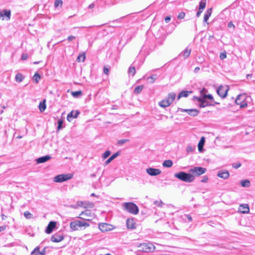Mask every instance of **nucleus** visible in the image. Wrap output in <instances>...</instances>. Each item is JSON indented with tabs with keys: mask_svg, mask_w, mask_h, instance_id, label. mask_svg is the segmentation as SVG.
I'll list each match as a JSON object with an SVG mask.
<instances>
[{
	"mask_svg": "<svg viewBox=\"0 0 255 255\" xmlns=\"http://www.w3.org/2000/svg\"><path fill=\"white\" fill-rule=\"evenodd\" d=\"M114 227L113 225L107 223H100L99 224V229L102 232H106L112 231Z\"/></svg>",
	"mask_w": 255,
	"mask_h": 255,
	"instance_id": "nucleus-10",
	"label": "nucleus"
},
{
	"mask_svg": "<svg viewBox=\"0 0 255 255\" xmlns=\"http://www.w3.org/2000/svg\"><path fill=\"white\" fill-rule=\"evenodd\" d=\"M15 80L17 82H20L23 79V76L20 73H17L15 76Z\"/></svg>",
	"mask_w": 255,
	"mask_h": 255,
	"instance_id": "nucleus-33",
	"label": "nucleus"
},
{
	"mask_svg": "<svg viewBox=\"0 0 255 255\" xmlns=\"http://www.w3.org/2000/svg\"><path fill=\"white\" fill-rule=\"evenodd\" d=\"M79 218L83 219L84 220H75L71 222L70 223V227L73 231H76L79 230V228L82 227H87L90 226V224L86 221H89L90 219L84 218L83 217H79Z\"/></svg>",
	"mask_w": 255,
	"mask_h": 255,
	"instance_id": "nucleus-2",
	"label": "nucleus"
},
{
	"mask_svg": "<svg viewBox=\"0 0 255 255\" xmlns=\"http://www.w3.org/2000/svg\"><path fill=\"white\" fill-rule=\"evenodd\" d=\"M143 88V85L138 86L134 89V92L136 94H139L141 92Z\"/></svg>",
	"mask_w": 255,
	"mask_h": 255,
	"instance_id": "nucleus-35",
	"label": "nucleus"
},
{
	"mask_svg": "<svg viewBox=\"0 0 255 255\" xmlns=\"http://www.w3.org/2000/svg\"><path fill=\"white\" fill-rule=\"evenodd\" d=\"M173 165V162L171 160H166L163 161L162 165L165 167H170Z\"/></svg>",
	"mask_w": 255,
	"mask_h": 255,
	"instance_id": "nucleus-25",
	"label": "nucleus"
},
{
	"mask_svg": "<svg viewBox=\"0 0 255 255\" xmlns=\"http://www.w3.org/2000/svg\"><path fill=\"white\" fill-rule=\"evenodd\" d=\"M28 58V55L27 54H23L21 56V59L22 60H25Z\"/></svg>",
	"mask_w": 255,
	"mask_h": 255,
	"instance_id": "nucleus-51",
	"label": "nucleus"
},
{
	"mask_svg": "<svg viewBox=\"0 0 255 255\" xmlns=\"http://www.w3.org/2000/svg\"><path fill=\"white\" fill-rule=\"evenodd\" d=\"M138 251L144 253L152 252L155 250L154 246L151 243L141 244L138 246Z\"/></svg>",
	"mask_w": 255,
	"mask_h": 255,
	"instance_id": "nucleus-7",
	"label": "nucleus"
},
{
	"mask_svg": "<svg viewBox=\"0 0 255 255\" xmlns=\"http://www.w3.org/2000/svg\"><path fill=\"white\" fill-rule=\"evenodd\" d=\"M206 0H201V1L200 2L199 9L203 10L206 6Z\"/></svg>",
	"mask_w": 255,
	"mask_h": 255,
	"instance_id": "nucleus-34",
	"label": "nucleus"
},
{
	"mask_svg": "<svg viewBox=\"0 0 255 255\" xmlns=\"http://www.w3.org/2000/svg\"><path fill=\"white\" fill-rule=\"evenodd\" d=\"M199 60L200 62H202L204 61V58L203 57H199Z\"/></svg>",
	"mask_w": 255,
	"mask_h": 255,
	"instance_id": "nucleus-63",
	"label": "nucleus"
},
{
	"mask_svg": "<svg viewBox=\"0 0 255 255\" xmlns=\"http://www.w3.org/2000/svg\"><path fill=\"white\" fill-rule=\"evenodd\" d=\"M190 93H192V91H182L178 94L177 99H179L182 97H187Z\"/></svg>",
	"mask_w": 255,
	"mask_h": 255,
	"instance_id": "nucleus-23",
	"label": "nucleus"
},
{
	"mask_svg": "<svg viewBox=\"0 0 255 255\" xmlns=\"http://www.w3.org/2000/svg\"><path fill=\"white\" fill-rule=\"evenodd\" d=\"M205 91V89H203L201 91V96L199 98H197V100L200 102L199 104V107L201 108H204L205 107H207L208 106H214L216 104H219V103L218 102H214V103H209L207 101H206L205 99L206 98L213 101V96L210 95H206L204 93V92Z\"/></svg>",
	"mask_w": 255,
	"mask_h": 255,
	"instance_id": "nucleus-1",
	"label": "nucleus"
},
{
	"mask_svg": "<svg viewBox=\"0 0 255 255\" xmlns=\"http://www.w3.org/2000/svg\"><path fill=\"white\" fill-rule=\"evenodd\" d=\"M80 113H69L67 117V120L69 122H71L73 119L77 118Z\"/></svg>",
	"mask_w": 255,
	"mask_h": 255,
	"instance_id": "nucleus-20",
	"label": "nucleus"
},
{
	"mask_svg": "<svg viewBox=\"0 0 255 255\" xmlns=\"http://www.w3.org/2000/svg\"><path fill=\"white\" fill-rule=\"evenodd\" d=\"M86 55L85 53H83L82 54H80L79 55L77 58V61L78 62H84L85 60Z\"/></svg>",
	"mask_w": 255,
	"mask_h": 255,
	"instance_id": "nucleus-28",
	"label": "nucleus"
},
{
	"mask_svg": "<svg viewBox=\"0 0 255 255\" xmlns=\"http://www.w3.org/2000/svg\"><path fill=\"white\" fill-rule=\"evenodd\" d=\"M11 12L10 10L3 9L0 11V19L2 20H8L10 18Z\"/></svg>",
	"mask_w": 255,
	"mask_h": 255,
	"instance_id": "nucleus-12",
	"label": "nucleus"
},
{
	"mask_svg": "<svg viewBox=\"0 0 255 255\" xmlns=\"http://www.w3.org/2000/svg\"><path fill=\"white\" fill-rule=\"evenodd\" d=\"M72 95L74 97H78L79 96H81L82 95V92L81 91H77L75 92H72L71 93Z\"/></svg>",
	"mask_w": 255,
	"mask_h": 255,
	"instance_id": "nucleus-36",
	"label": "nucleus"
},
{
	"mask_svg": "<svg viewBox=\"0 0 255 255\" xmlns=\"http://www.w3.org/2000/svg\"><path fill=\"white\" fill-rule=\"evenodd\" d=\"M103 72L104 74L108 75L109 73V69L107 67L104 66L103 68Z\"/></svg>",
	"mask_w": 255,
	"mask_h": 255,
	"instance_id": "nucleus-45",
	"label": "nucleus"
},
{
	"mask_svg": "<svg viewBox=\"0 0 255 255\" xmlns=\"http://www.w3.org/2000/svg\"><path fill=\"white\" fill-rule=\"evenodd\" d=\"M63 5V1L62 0H55L54 2V6L55 8H57L58 7H61Z\"/></svg>",
	"mask_w": 255,
	"mask_h": 255,
	"instance_id": "nucleus-31",
	"label": "nucleus"
},
{
	"mask_svg": "<svg viewBox=\"0 0 255 255\" xmlns=\"http://www.w3.org/2000/svg\"><path fill=\"white\" fill-rule=\"evenodd\" d=\"M126 223L128 229H134L135 228V223L134 222L132 219H128Z\"/></svg>",
	"mask_w": 255,
	"mask_h": 255,
	"instance_id": "nucleus-18",
	"label": "nucleus"
},
{
	"mask_svg": "<svg viewBox=\"0 0 255 255\" xmlns=\"http://www.w3.org/2000/svg\"><path fill=\"white\" fill-rule=\"evenodd\" d=\"M163 204V203L161 201H160V202L158 201H155L154 202V204L157 205V206H160L161 207V204Z\"/></svg>",
	"mask_w": 255,
	"mask_h": 255,
	"instance_id": "nucleus-52",
	"label": "nucleus"
},
{
	"mask_svg": "<svg viewBox=\"0 0 255 255\" xmlns=\"http://www.w3.org/2000/svg\"><path fill=\"white\" fill-rule=\"evenodd\" d=\"M6 226H2L0 227V232L5 230Z\"/></svg>",
	"mask_w": 255,
	"mask_h": 255,
	"instance_id": "nucleus-55",
	"label": "nucleus"
},
{
	"mask_svg": "<svg viewBox=\"0 0 255 255\" xmlns=\"http://www.w3.org/2000/svg\"><path fill=\"white\" fill-rule=\"evenodd\" d=\"M227 57V54L225 51L221 52L220 54V58L221 59H224Z\"/></svg>",
	"mask_w": 255,
	"mask_h": 255,
	"instance_id": "nucleus-44",
	"label": "nucleus"
},
{
	"mask_svg": "<svg viewBox=\"0 0 255 255\" xmlns=\"http://www.w3.org/2000/svg\"><path fill=\"white\" fill-rule=\"evenodd\" d=\"M239 209L240 211L243 214L248 213L250 211L249 205L246 204L240 205Z\"/></svg>",
	"mask_w": 255,
	"mask_h": 255,
	"instance_id": "nucleus-17",
	"label": "nucleus"
},
{
	"mask_svg": "<svg viewBox=\"0 0 255 255\" xmlns=\"http://www.w3.org/2000/svg\"><path fill=\"white\" fill-rule=\"evenodd\" d=\"M41 76L37 73H35L33 77V81H35L36 83L38 82Z\"/></svg>",
	"mask_w": 255,
	"mask_h": 255,
	"instance_id": "nucleus-37",
	"label": "nucleus"
},
{
	"mask_svg": "<svg viewBox=\"0 0 255 255\" xmlns=\"http://www.w3.org/2000/svg\"><path fill=\"white\" fill-rule=\"evenodd\" d=\"M191 51V49L188 48L185 49V50L183 52V56L184 59L188 58L190 56Z\"/></svg>",
	"mask_w": 255,
	"mask_h": 255,
	"instance_id": "nucleus-27",
	"label": "nucleus"
},
{
	"mask_svg": "<svg viewBox=\"0 0 255 255\" xmlns=\"http://www.w3.org/2000/svg\"><path fill=\"white\" fill-rule=\"evenodd\" d=\"M188 113L190 116H193V117L196 116L198 114V113Z\"/></svg>",
	"mask_w": 255,
	"mask_h": 255,
	"instance_id": "nucleus-58",
	"label": "nucleus"
},
{
	"mask_svg": "<svg viewBox=\"0 0 255 255\" xmlns=\"http://www.w3.org/2000/svg\"><path fill=\"white\" fill-rule=\"evenodd\" d=\"M206 168L202 167H194L189 169V172L192 173L194 176H198L204 173L206 171Z\"/></svg>",
	"mask_w": 255,
	"mask_h": 255,
	"instance_id": "nucleus-9",
	"label": "nucleus"
},
{
	"mask_svg": "<svg viewBox=\"0 0 255 255\" xmlns=\"http://www.w3.org/2000/svg\"><path fill=\"white\" fill-rule=\"evenodd\" d=\"M146 173L152 176H157L161 173V171L158 168L149 167L146 169Z\"/></svg>",
	"mask_w": 255,
	"mask_h": 255,
	"instance_id": "nucleus-13",
	"label": "nucleus"
},
{
	"mask_svg": "<svg viewBox=\"0 0 255 255\" xmlns=\"http://www.w3.org/2000/svg\"><path fill=\"white\" fill-rule=\"evenodd\" d=\"M120 154V151H117V152L113 154L111 156H110L105 162V164L108 165L109 164L112 160L117 157Z\"/></svg>",
	"mask_w": 255,
	"mask_h": 255,
	"instance_id": "nucleus-21",
	"label": "nucleus"
},
{
	"mask_svg": "<svg viewBox=\"0 0 255 255\" xmlns=\"http://www.w3.org/2000/svg\"><path fill=\"white\" fill-rule=\"evenodd\" d=\"M77 205L78 206H80V207H84L85 208L86 207V206H85V203L83 201H78L77 203Z\"/></svg>",
	"mask_w": 255,
	"mask_h": 255,
	"instance_id": "nucleus-48",
	"label": "nucleus"
},
{
	"mask_svg": "<svg viewBox=\"0 0 255 255\" xmlns=\"http://www.w3.org/2000/svg\"><path fill=\"white\" fill-rule=\"evenodd\" d=\"M228 27H230V28H231L232 27L233 29L235 28V25L232 22H230L229 23H228Z\"/></svg>",
	"mask_w": 255,
	"mask_h": 255,
	"instance_id": "nucleus-53",
	"label": "nucleus"
},
{
	"mask_svg": "<svg viewBox=\"0 0 255 255\" xmlns=\"http://www.w3.org/2000/svg\"><path fill=\"white\" fill-rule=\"evenodd\" d=\"M156 79V77L155 75H152L148 78V80L149 82L151 83H153Z\"/></svg>",
	"mask_w": 255,
	"mask_h": 255,
	"instance_id": "nucleus-41",
	"label": "nucleus"
},
{
	"mask_svg": "<svg viewBox=\"0 0 255 255\" xmlns=\"http://www.w3.org/2000/svg\"><path fill=\"white\" fill-rule=\"evenodd\" d=\"M46 107V100L44 99L42 102H40L39 104V109L40 112L44 111Z\"/></svg>",
	"mask_w": 255,
	"mask_h": 255,
	"instance_id": "nucleus-24",
	"label": "nucleus"
},
{
	"mask_svg": "<svg viewBox=\"0 0 255 255\" xmlns=\"http://www.w3.org/2000/svg\"><path fill=\"white\" fill-rule=\"evenodd\" d=\"M210 16V14L206 13L204 16V19L205 21H207V20L209 19V17Z\"/></svg>",
	"mask_w": 255,
	"mask_h": 255,
	"instance_id": "nucleus-50",
	"label": "nucleus"
},
{
	"mask_svg": "<svg viewBox=\"0 0 255 255\" xmlns=\"http://www.w3.org/2000/svg\"><path fill=\"white\" fill-rule=\"evenodd\" d=\"M202 10L199 9V11L197 13V16H199L201 13L202 12Z\"/></svg>",
	"mask_w": 255,
	"mask_h": 255,
	"instance_id": "nucleus-60",
	"label": "nucleus"
},
{
	"mask_svg": "<svg viewBox=\"0 0 255 255\" xmlns=\"http://www.w3.org/2000/svg\"><path fill=\"white\" fill-rule=\"evenodd\" d=\"M217 176L221 178L226 179L229 177L230 174L228 171H219Z\"/></svg>",
	"mask_w": 255,
	"mask_h": 255,
	"instance_id": "nucleus-19",
	"label": "nucleus"
},
{
	"mask_svg": "<svg viewBox=\"0 0 255 255\" xmlns=\"http://www.w3.org/2000/svg\"><path fill=\"white\" fill-rule=\"evenodd\" d=\"M212 8H209V9L207 10V11H206V13H207V14H210V15H211V13H212Z\"/></svg>",
	"mask_w": 255,
	"mask_h": 255,
	"instance_id": "nucleus-57",
	"label": "nucleus"
},
{
	"mask_svg": "<svg viewBox=\"0 0 255 255\" xmlns=\"http://www.w3.org/2000/svg\"><path fill=\"white\" fill-rule=\"evenodd\" d=\"M228 90L226 86H220L217 89V93L220 97L224 98L227 96Z\"/></svg>",
	"mask_w": 255,
	"mask_h": 255,
	"instance_id": "nucleus-11",
	"label": "nucleus"
},
{
	"mask_svg": "<svg viewBox=\"0 0 255 255\" xmlns=\"http://www.w3.org/2000/svg\"><path fill=\"white\" fill-rule=\"evenodd\" d=\"M73 177L72 174H62L58 175L53 178V181L57 183H61L67 181Z\"/></svg>",
	"mask_w": 255,
	"mask_h": 255,
	"instance_id": "nucleus-8",
	"label": "nucleus"
},
{
	"mask_svg": "<svg viewBox=\"0 0 255 255\" xmlns=\"http://www.w3.org/2000/svg\"><path fill=\"white\" fill-rule=\"evenodd\" d=\"M64 237L63 235L60 232L53 235L51 237V241L54 243H59L63 240Z\"/></svg>",
	"mask_w": 255,
	"mask_h": 255,
	"instance_id": "nucleus-14",
	"label": "nucleus"
},
{
	"mask_svg": "<svg viewBox=\"0 0 255 255\" xmlns=\"http://www.w3.org/2000/svg\"><path fill=\"white\" fill-rule=\"evenodd\" d=\"M174 176L178 179L187 183H190L194 181L195 177L190 173H186L184 171H180L176 173Z\"/></svg>",
	"mask_w": 255,
	"mask_h": 255,
	"instance_id": "nucleus-3",
	"label": "nucleus"
},
{
	"mask_svg": "<svg viewBox=\"0 0 255 255\" xmlns=\"http://www.w3.org/2000/svg\"><path fill=\"white\" fill-rule=\"evenodd\" d=\"M187 218H188V220H189V221H192V217H191V216H190V215H187Z\"/></svg>",
	"mask_w": 255,
	"mask_h": 255,
	"instance_id": "nucleus-61",
	"label": "nucleus"
},
{
	"mask_svg": "<svg viewBox=\"0 0 255 255\" xmlns=\"http://www.w3.org/2000/svg\"><path fill=\"white\" fill-rule=\"evenodd\" d=\"M124 210L129 213L136 215L138 213L139 209L137 206L132 202H126L123 204Z\"/></svg>",
	"mask_w": 255,
	"mask_h": 255,
	"instance_id": "nucleus-5",
	"label": "nucleus"
},
{
	"mask_svg": "<svg viewBox=\"0 0 255 255\" xmlns=\"http://www.w3.org/2000/svg\"><path fill=\"white\" fill-rule=\"evenodd\" d=\"M135 73H136V70H135V68L134 67L132 66V67H130L128 68V73L129 75H130L131 76H133L135 74Z\"/></svg>",
	"mask_w": 255,
	"mask_h": 255,
	"instance_id": "nucleus-30",
	"label": "nucleus"
},
{
	"mask_svg": "<svg viewBox=\"0 0 255 255\" xmlns=\"http://www.w3.org/2000/svg\"><path fill=\"white\" fill-rule=\"evenodd\" d=\"M241 185L244 187H248L250 185V182L249 180H243L241 181Z\"/></svg>",
	"mask_w": 255,
	"mask_h": 255,
	"instance_id": "nucleus-29",
	"label": "nucleus"
},
{
	"mask_svg": "<svg viewBox=\"0 0 255 255\" xmlns=\"http://www.w3.org/2000/svg\"><path fill=\"white\" fill-rule=\"evenodd\" d=\"M47 248V247H44L41 251H39V254H40V255H45L46 253V250Z\"/></svg>",
	"mask_w": 255,
	"mask_h": 255,
	"instance_id": "nucleus-47",
	"label": "nucleus"
},
{
	"mask_svg": "<svg viewBox=\"0 0 255 255\" xmlns=\"http://www.w3.org/2000/svg\"><path fill=\"white\" fill-rule=\"evenodd\" d=\"M75 38V37L74 36H69L68 37V40L69 41H71L72 40H73V39H74Z\"/></svg>",
	"mask_w": 255,
	"mask_h": 255,
	"instance_id": "nucleus-54",
	"label": "nucleus"
},
{
	"mask_svg": "<svg viewBox=\"0 0 255 255\" xmlns=\"http://www.w3.org/2000/svg\"><path fill=\"white\" fill-rule=\"evenodd\" d=\"M184 112H197V111L195 109H191V110H185Z\"/></svg>",
	"mask_w": 255,
	"mask_h": 255,
	"instance_id": "nucleus-59",
	"label": "nucleus"
},
{
	"mask_svg": "<svg viewBox=\"0 0 255 255\" xmlns=\"http://www.w3.org/2000/svg\"><path fill=\"white\" fill-rule=\"evenodd\" d=\"M128 141H129V139H123L119 140L117 141V144L119 145H122L123 144L125 143L126 142H127Z\"/></svg>",
	"mask_w": 255,
	"mask_h": 255,
	"instance_id": "nucleus-39",
	"label": "nucleus"
},
{
	"mask_svg": "<svg viewBox=\"0 0 255 255\" xmlns=\"http://www.w3.org/2000/svg\"><path fill=\"white\" fill-rule=\"evenodd\" d=\"M185 15V12L182 11V12H180L179 13L177 17L178 19H182L184 18Z\"/></svg>",
	"mask_w": 255,
	"mask_h": 255,
	"instance_id": "nucleus-42",
	"label": "nucleus"
},
{
	"mask_svg": "<svg viewBox=\"0 0 255 255\" xmlns=\"http://www.w3.org/2000/svg\"><path fill=\"white\" fill-rule=\"evenodd\" d=\"M111 152L110 150H106L103 154V155H102V157L104 158V159H106L107 158H108L111 154Z\"/></svg>",
	"mask_w": 255,
	"mask_h": 255,
	"instance_id": "nucleus-38",
	"label": "nucleus"
},
{
	"mask_svg": "<svg viewBox=\"0 0 255 255\" xmlns=\"http://www.w3.org/2000/svg\"><path fill=\"white\" fill-rule=\"evenodd\" d=\"M56 222L55 221H50L45 229V233L47 234L51 233L56 228Z\"/></svg>",
	"mask_w": 255,
	"mask_h": 255,
	"instance_id": "nucleus-15",
	"label": "nucleus"
},
{
	"mask_svg": "<svg viewBox=\"0 0 255 255\" xmlns=\"http://www.w3.org/2000/svg\"><path fill=\"white\" fill-rule=\"evenodd\" d=\"M24 216L26 219H31L32 218V215L28 211H25L24 213Z\"/></svg>",
	"mask_w": 255,
	"mask_h": 255,
	"instance_id": "nucleus-40",
	"label": "nucleus"
},
{
	"mask_svg": "<svg viewBox=\"0 0 255 255\" xmlns=\"http://www.w3.org/2000/svg\"><path fill=\"white\" fill-rule=\"evenodd\" d=\"M51 158V157L49 155H46L42 157H40L36 159L37 163H44Z\"/></svg>",
	"mask_w": 255,
	"mask_h": 255,
	"instance_id": "nucleus-16",
	"label": "nucleus"
},
{
	"mask_svg": "<svg viewBox=\"0 0 255 255\" xmlns=\"http://www.w3.org/2000/svg\"><path fill=\"white\" fill-rule=\"evenodd\" d=\"M208 180V178L206 176H204L202 177V179L201 180V182L203 183H206Z\"/></svg>",
	"mask_w": 255,
	"mask_h": 255,
	"instance_id": "nucleus-49",
	"label": "nucleus"
},
{
	"mask_svg": "<svg viewBox=\"0 0 255 255\" xmlns=\"http://www.w3.org/2000/svg\"><path fill=\"white\" fill-rule=\"evenodd\" d=\"M194 150V148L191 145H188L186 148V151L188 153L191 152L193 151Z\"/></svg>",
	"mask_w": 255,
	"mask_h": 255,
	"instance_id": "nucleus-43",
	"label": "nucleus"
},
{
	"mask_svg": "<svg viewBox=\"0 0 255 255\" xmlns=\"http://www.w3.org/2000/svg\"><path fill=\"white\" fill-rule=\"evenodd\" d=\"M249 99V97L246 94H242L238 96L235 102L237 105L239 106L240 108H244L248 106Z\"/></svg>",
	"mask_w": 255,
	"mask_h": 255,
	"instance_id": "nucleus-6",
	"label": "nucleus"
},
{
	"mask_svg": "<svg viewBox=\"0 0 255 255\" xmlns=\"http://www.w3.org/2000/svg\"><path fill=\"white\" fill-rule=\"evenodd\" d=\"M63 125V120L62 119H58L57 121V130L58 131L61 129H62L64 127Z\"/></svg>",
	"mask_w": 255,
	"mask_h": 255,
	"instance_id": "nucleus-26",
	"label": "nucleus"
},
{
	"mask_svg": "<svg viewBox=\"0 0 255 255\" xmlns=\"http://www.w3.org/2000/svg\"><path fill=\"white\" fill-rule=\"evenodd\" d=\"M175 98L176 94L175 93H170L165 99L159 102V105L163 108L168 107L173 102Z\"/></svg>",
	"mask_w": 255,
	"mask_h": 255,
	"instance_id": "nucleus-4",
	"label": "nucleus"
},
{
	"mask_svg": "<svg viewBox=\"0 0 255 255\" xmlns=\"http://www.w3.org/2000/svg\"><path fill=\"white\" fill-rule=\"evenodd\" d=\"M232 166L234 168L237 169V168H239L240 167H241V163L240 162H238L237 163H233Z\"/></svg>",
	"mask_w": 255,
	"mask_h": 255,
	"instance_id": "nucleus-46",
	"label": "nucleus"
},
{
	"mask_svg": "<svg viewBox=\"0 0 255 255\" xmlns=\"http://www.w3.org/2000/svg\"><path fill=\"white\" fill-rule=\"evenodd\" d=\"M205 142V139L204 137H202L198 143V150L200 152H202L203 150V146Z\"/></svg>",
	"mask_w": 255,
	"mask_h": 255,
	"instance_id": "nucleus-22",
	"label": "nucleus"
},
{
	"mask_svg": "<svg viewBox=\"0 0 255 255\" xmlns=\"http://www.w3.org/2000/svg\"><path fill=\"white\" fill-rule=\"evenodd\" d=\"M171 19V18L170 16H166L165 18V21L166 22H168Z\"/></svg>",
	"mask_w": 255,
	"mask_h": 255,
	"instance_id": "nucleus-56",
	"label": "nucleus"
},
{
	"mask_svg": "<svg viewBox=\"0 0 255 255\" xmlns=\"http://www.w3.org/2000/svg\"><path fill=\"white\" fill-rule=\"evenodd\" d=\"M91 214V211L90 210H86L85 211L82 212V213L80 214V216H82V217L86 218V217H88Z\"/></svg>",
	"mask_w": 255,
	"mask_h": 255,
	"instance_id": "nucleus-32",
	"label": "nucleus"
},
{
	"mask_svg": "<svg viewBox=\"0 0 255 255\" xmlns=\"http://www.w3.org/2000/svg\"><path fill=\"white\" fill-rule=\"evenodd\" d=\"M199 70H200V68H199V67H196V68H195V69H194V71H195V72H197L198 71H199Z\"/></svg>",
	"mask_w": 255,
	"mask_h": 255,
	"instance_id": "nucleus-62",
	"label": "nucleus"
},
{
	"mask_svg": "<svg viewBox=\"0 0 255 255\" xmlns=\"http://www.w3.org/2000/svg\"><path fill=\"white\" fill-rule=\"evenodd\" d=\"M90 207H92L94 204L92 203H90L88 204Z\"/></svg>",
	"mask_w": 255,
	"mask_h": 255,
	"instance_id": "nucleus-64",
	"label": "nucleus"
}]
</instances>
